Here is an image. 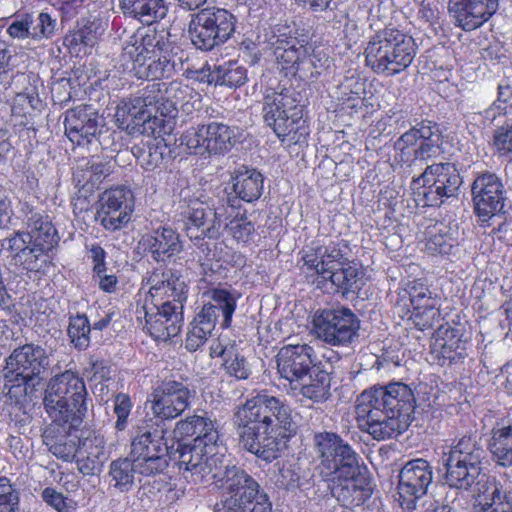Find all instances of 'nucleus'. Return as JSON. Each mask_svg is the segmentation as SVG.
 Returning <instances> with one entry per match:
<instances>
[{"label": "nucleus", "mask_w": 512, "mask_h": 512, "mask_svg": "<svg viewBox=\"0 0 512 512\" xmlns=\"http://www.w3.org/2000/svg\"><path fill=\"white\" fill-rule=\"evenodd\" d=\"M19 495L10 481L0 477V512H18Z\"/></svg>", "instance_id": "nucleus-59"}, {"label": "nucleus", "mask_w": 512, "mask_h": 512, "mask_svg": "<svg viewBox=\"0 0 512 512\" xmlns=\"http://www.w3.org/2000/svg\"><path fill=\"white\" fill-rule=\"evenodd\" d=\"M486 457L487 451L477 431L457 435L449 445L448 451L443 452L446 484L450 488L464 491L477 484L480 507L511 498L496 478L479 479ZM484 477L485 475L482 478Z\"/></svg>", "instance_id": "nucleus-5"}, {"label": "nucleus", "mask_w": 512, "mask_h": 512, "mask_svg": "<svg viewBox=\"0 0 512 512\" xmlns=\"http://www.w3.org/2000/svg\"><path fill=\"white\" fill-rule=\"evenodd\" d=\"M136 472L137 467L131 457L118 458L110 463L109 476L113 487L120 492H129L132 489Z\"/></svg>", "instance_id": "nucleus-44"}, {"label": "nucleus", "mask_w": 512, "mask_h": 512, "mask_svg": "<svg viewBox=\"0 0 512 512\" xmlns=\"http://www.w3.org/2000/svg\"><path fill=\"white\" fill-rule=\"evenodd\" d=\"M232 421L242 447L266 462L277 459L297 431L291 406L268 394L247 399L236 409Z\"/></svg>", "instance_id": "nucleus-2"}, {"label": "nucleus", "mask_w": 512, "mask_h": 512, "mask_svg": "<svg viewBox=\"0 0 512 512\" xmlns=\"http://www.w3.org/2000/svg\"><path fill=\"white\" fill-rule=\"evenodd\" d=\"M313 445L320 465L327 474H335L330 490L338 503L351 510L364 504L373 486L352 447L338 434L326 431L314 434Z\"/></svg>", "instance_id": "nucleus-3"}, {"label": "nucleus", "mask_w": 512, "mask_h": 512, "mask_svg": "<svg viewBox=\"0 0 512 512\" xmlns=\"http://www.w3.org/2000/svg\"><path fill=\"white\" fill-rule=\"evenodd\" d=\"M142 100L135 98L122 100L116 107L115 119L119 128L126 130L129 134H155L160 127L162 119L152 115L150 109L141 107Z\"/></svg>", "instance_id": "nucleus-31"}, {"label": "nucleus", "mask_w": 512, "mask_h": 512, "mask_svg": "<svg viewBox=\"0 0 512 512\" xmlns=\"http://www.w3.org/2000/svg\"><path fill=\"white\" fill-rule=\"evenodd\" d=\"M68 336L78 350H85L90 345L91 324L85 314L70 316Z\"/></svg>", "instance_id": "nucleus-49"}, {"label": "nucleus", "mask_w": 512, "mask_h": 512, "mask_svg": "<svg viewBox=\"0 0 512 512\" xmlns=\"http://www.w3.org/2000/svg\"><path fill=\"white\" fill-rule=\"evenodd\" d=\"M111 367L104 360L90 359L89 366L84 368V376L92 383L94 394L103 396L108 392V385L111 380Z\"/></svg>", "instance_id": "nucleus-46"}, {"label": "nucleus", "mask_w": 512, "mask_h": 512, "mask_svg": "<svg viewBox=\"0 0 512 512\" xmlns=\"http://www.w3.org/2000/svg\"><path fill=\"white\" fill-rule=\"evenodd\" d=\"M211 302L206 305H211L215 308L216 315L219 316L221 313L223 320L221 322L222 328H228L231 326L232 316L236 309V298L226 289L213 288L209 291Z\"/></svg>", "instance_id": "nucleus-45"}, {"label": "nucleus", "mask_w": 512, "mask_h": 512, "mask_svg": "<svg viewBox=\"0 0 512 512\" xmlns=\"http://www.w3.org/2000/svg\"><path fill=\"white\" fill-rule=\"evenodd\" d=\"M32 16L29 12L16 13L10 17L6 28L7 35L16 41L32 40Z\"/></svg>", "instance_id": "nucleus-53"}, {"label": "nucleus", "mask_w": 512, "mask_h": 512, "mask_svg": "<svg viewBox=\"0 0 512 512\" xmlns=\"http://www.w3.org/2000/svg\"><path fill=\"white\" fill-rule=\"evenodd\" d=\"M499 0H449L448 13L455 26L473 31L486 23L498 10Z\"/></svg>", "instance_id": "nucleus-29"}, {"label": "nucleus", "mask_w": 512, "mask_h": 512, "mask_svg": "<svg viewBox=\"0 0 512 512\" xmlns=\"http://www.w3.org/2000/svg\"><path fill=\"white\" fill-rule=\"evenodd\" d=\"M296 61L293 67L288 68L284 73L286 76L298 77L302 81H314L330 67V58L323 51L310 46Z\"/></svg>", "instance_id": "nucleus-35"}, {"label": "nucleus", "mask_w": 512, "mask_h": 512, "mask_svg": "<svg viewBox=\"0 0 512 512\" xmlns=\"http://www.w3.org/2000/svg\"><path fill=\"white\" fill-rule=\"evenodd\" d=\"M26 230L14 231L2 247L13 263L26 272H39L49 262L48 253L58 244L59 236L48 215L27 203L22 208Z\"/></svg>", "instance_id": "nucleus-7"}, {"label": "nucleus", "mask_w": 512, "mask_h": 512, "mask_svg": "<svg viewBox=\"0 0 512 512\" xmlns=\"http://www.w3.org/2000/svg\"><path fill=\"white\" fill-rule=\"evenodd\" d=\"M313 332L331 346L343 347L358 337L360 320L348 307L318 309L312 317Z\"/></svg>", "instance_id": "nucleus-16"}, {"label": "nucleus", "mask_w": 512, "mask_h": 512, "mask_svg": "<svg viewBox=\"0 0 512 512\" xmlns=\"http://www.w3.org/2000/svg\"><path fill=\"white\" fill-rule=\"evenodd\" d=\"M165 83L153 82L144 88L141 92L140 96L134 97L136 100H145L143 101V105H141L144 109H150L151 112H157L158 107L157 104L164 100V92L163 88Z\"/></svg>", "instance_id": "nucleus-61"}, {"label": "nucleus", "mask_w": 512, "mask_h": 512, "mask_svg": "<svg viewBox=\"0 0 512 512\" xmlns=\"http://www.w3.org/2000/svg\"><path fill=\"white\" fill-rule=\"evenodd\" d=\"M179 208L186 234L195 244L206 237L218 238L222 222L232 216L228 214L225 204L212 209L198 198L184 199Z\"/></svg>", "instance_id": "nucleus-17"}, {"label": "nucleus", "mask_w": 512, "mask_h": 512, "mask_svg": "<svg viewBox=\"0 0 512 512\" xmlns=\"http://www.w3.org/2000/svg\"><path fill=\"white\" fill-rule=\"evenodd\" d=\"M320 247L323 254V262H325L323 265L324 269L329 271V273L335 269L333 263L343 264L344 249L348 247L344 240L339 242L331 241L327 245H320Z\"/></svg>", "instance_id": "nucleus-60"}, {"label": "nucleus", "mask_w": 512, "mask_h": 512, "mask_svg": "<svg viewBox=\"0 0 512 512\" xmlns=\"http://www.w3.org/2000/svg\"><path fill=\"white\" fill-rule=\"evenodd\" d=\"M78 456L74 459L78 471L84 476H94L102 472L108 460L104 435L95 429L80 430Z\"/></svg>", "instance_id": "nucleus-28"}, {"label": "nucleus", "mask_w": 512, "mask_h": 512, "mask_svg": "<svg viewBox=\"0 0 512 512\" xmlns=\"http://www.w3.org/2000/svg\"><path fill=\"white\" fill-rule=\"evenodd\" d=\"M493 145L499 156L512 159V117L494 131Z\"/></svg>", "instance_id": "nucleus-55"}, {"label": "nucleus", "mask_w": 512, "mask_h": 512, "mask_svg": "<svg viewBox=\"0 0 512 512\" xmlns=\"http://www.w3.org/2000/svg\"><path fill=\"white\" fill-rule=\"evenodd\" d=\"M276 362L280 377L289 381L291 386L305 381L317 366L315 351L308 344L283 346L277 353Z\"/></svg>", "instance_id": "nucleus-25"}, {"label": "nucleus", "mask_w": 512, "mask_h": 512, "mask_svg": "<svg viewBox=\"0 0 512 512\" xmlns=\"http://www.w3.org/2000/svg\"><path fill=\"white\" fill-rule=\"evenodd\" d=\"M149 293L157 303L170 300L184 307L188 298V285L177 269H155L148 278Z\"/></svg>", "instance_id": "nucleus-32"}, {"label": "nucleus", "mask_w": 512, "mask_h": 512, "mask_svg": "<svg viewBox=\"0 0 512 512\" xmlns=\"http://www.w3.org/2000/svg\"><path fill=\"white\" fill-rule=\"evenodd\" d=\"M459 246V232L456 227L441 226L426 242V250L431 255H451Z\"/></svg>", "instance_id": "nucleus-43"}, {"label": "nucleus", "mask_w": 512, "mask_h": 512, "mask_svg": "<svg viewBox=\"0 0 512 512\" xmlns=\"http://www.w3.org/2000/svg\"><path fill=\"white\" fill-rule=\"evenodd\" d=\"M124 15L152 24L164 19L168 13L165 0H119Z\"/></svg>", "instance_id": "nucleus-36"}, {"label": "nucleus", "mask_w": 512, "mask_h": 512, "mask_svg": "<svg viewBox=\"0 0 512 512\" xmlns=\"http://www.w3.org/2000/svg\"><path fill=\"white\" fill-rule=\"evenodd\" d=\"M473 209L482 223L504 211L506 190L502 178L495 172H476L471 183Z\"/></svg>", "instance_id": "nucleus-19"}, {"label": "nucleus", "mask_w": 512, "mask_h": 512, "mask_svg": "<svg viewBox=\"0 0 512 512\" xmlns=\"http://www.w3.org/2000/svg\"><path fill=\"white\" fill-rule=\"evenodd\" d=\"M471 339L466 325L461 322H446L434 332L433 354L440 366L460 367L468 357Z\"/></svg>", "instance_id": "nucleus-21"}, {"label": "nucleus", "mask_w": 512, "mask_h": 512, "mask_svg": "<svg viewBox=\"0 0 512 512\" xmlns=\"http://www.w3.org/2000/svg\"><path fill=\"white\" fill-rule=\"evenodd\" d=\"M200 439L178 441V466L183 477L194 484H208L211 480L221 483L223 472L217 466V444L207 446Z\"/></svg>", "instance_id": "nucleus-15"}, {"label": "nucleus", "mask_w": 512, "mask_h": 512, "mask_svg": "<svg viewBox=\"0 0 512 512\" xmlns=\"http://www.w3.org/2000/svg\"><path fill=\"white\" fill-rule=\"evenodd\" d=\"M331 378L328 372L316 366L313 372L309 373L305 381L296 383L292 389L299 390V394L304 398L319 403L324 402L330 397Z\"/></svg>", "instance_id": "nucleus-39"}, {"label": "nucleus", "mask_w": 512, "mask_h": 512, "mask_svg": "<svg viewBox=\"0 0 512 512\" xmlns=\"http://www.w3.org/2000/svg\"><path fill=\"white\" fill-rule=\"evenodd\" d=\"M275 484L288 491L300 490L311 498L310 490L314 487L313 474L297 464H284L275 476Z\"/></svg>", "instance_id": "nucleus-37"}, {"label": "nucleus", "mask_w": 512, "mask_h": 512, "mask_svg": "<svg viewBox=\"0 0 512 512\" xmlns=\"http://www.w3.org/2000/svg\"><path fill=\"white\" fill-rule=\"evenodd\" d=\"M65 134L78 146H86L97 140L102 121L93 105L81 104L68 109L64 114Z\"/></svg>", "instance_id": "nucleus-26"}, {"label": "nucleus", "mask_w": 512, "mask_h": 512, "mask_svg": "<svg viewBox=\"0 0 512 512\" xmlns=\"http://www.w3.org/2000/svg\"><path fill=\"white\" fill-rule=\"evenodd\" d=\"M52 364V353L34 342L16 347L1 370V394L5 402L25 408L40 395Z\"/></svg>", "instance_id": "nucleus-6"}, {"label": "nucleus", "mask_w": 512, "mask_h": 512, "mask_svg": "<svg viewBox=\"0 0 512 512\" xmlns=\"http://www.w3.org/2000/svg\"><path fill=\"white\" fill-rule=\"evenodd\" d=\"M410 301L415 310L425 311L432 309L436 305L435 299L432 297L431 291L423 284H415L411 287Z\"/></svg>", "instance_id": "nucleus-62"}, {"label": "nucleus", "mask_w": 512, "mask_h": 512, "mask_svg": "<svg viewBox=\"0 0 512 512\" xmlns=\"http://www.w3.org/2000/svg\"><path fill=\"white\" fill-rule=\"evenodd\" d=\"M235 23V16L224 8H203L190 21L191 42L198 50L211 51L232 37Z\"/></svg>", "instance_id": "nucleus-14"}, {"label": "nucleus", "mask_w": 512, "mask_h": 512, "mask_svg": "<svg viewBox=\"0 0 512 512\" xmlns=\"http://www.w3.org/2000/svg\"><path fill=\"white\" fill-rule=\"evenodd\" d=\"M164 99L170 103L174 111L178 110V106H182L188 102L194 92L188 85L179 81H172L164 86Z\"/></svg>", "instance_id": "nucleus-56"}, {"label": "nucleus", "mask_w": 512, "mask_h": 512, "mask_svg": "<svg viewBox=\"0 0 512 512\" xmlns=\"http://www.w3.org/2000/svg\"><path fill=\"white\" fill-rule=\"evenodd\" d=\"M268 44L280 69L285 72L293 67L300 56L312 46L306 35L298 29L277 25L274 27Z\"/></svg>", "instance_id": "nucleus-27"}, {"label": "nucleus", "mask_w": 512, "mask_h": 512, "mask_svg": "<svg viewBox=\"0 0 512 512\" xmlns=\"http://www.w3.org/2000/svg\"><path fill=\"white\" fill-rule=\"evenodd\" d=\"M301 260L306 270L316 275L317 287L322 288L323 279L329 271L324 269L323 265L325 262H323L320 244L313 242L310 246L303 249L301 251Z\"/></svg>", "instance_id": "nucleus-50"}, {"label": "nucleus", "mask_w": 512, "mask_h": 512, "mask_svg": "<svg viewBox=\"0 0 512 512\" xmlns=\"http://www.w3.org/2000/svg\"><path fill=\"white\" fill-rule=\"evenodd\" d=\"M143 309L145 328L155 340L168 341L179 334L184 323L182 305L166 300Z\"/></svg>", "instance_id": "nucleus-24"}, {"label": "nucleus", "mask_w": 512, "mask_h": 512, "mask_svg": "<svg viewBox=\"0 0 512 512\" xmlns=\"http://www.w3.org/2000/svg\"><path fill=\"white\" fill-rule=\"evenodd\" d=\"M228 234L237 242L247 243L251 235L255 232V225L248 220L245 214L239 215V212L225 224Z\"/></svg>", "instance_id": "nucleus-54"}, {"label": "nucleus", "mask_w": 512, "mask_h": 512, "mask_svg": "<svg viewBox=\"0 0 512 512\" xmlns=\"http://www.w3.org/2000/svg\"><path fill=\"white\" fill-rule=\"evenodd\" d=\"M169 149L163 139L155 137L147 141L139 156L141 165L146 170H154L159 167Z\"/></svg>", "instance_id": "nucleus-51"}, {"label": "nucleus", "mask_w": 512, "mask_h": 512, "mask_svg": "<svg viewBox=\"0 0 512 512\" xmlns=\"http://www.w3.org/2000/svg\"><path fill=\"white\" fill-rule=\"evenodd\" d=\"M298 96V93L286 90L264 97L263 120L282 142L299 144L309 135L307 121L304 118V105L300 103Z\"/></svg>", "instance_id": "nucleus-9"}, {"label": "nucleus", "mask_w": 512, "mask_h": 512, "mask_svg": "<svg viewBox=\"0 0 512 512\" xmlns=\"http://www.w3.org/2000/svg\"><path fill=\"white\" fill-rule=\"evenodd\" d=\"M488 448L497 465L512 467V421L492 429Z\"/></svg>", "instance_id": "nucleus-40"}, {"label": "nucleus", "mask_w": 512, "mask_h": 512, "mask_svg": "<svg viewBox=\"0 0 512 512\" xmlns=\"http://www.w3.org/2000/svg\"><path fill=\"white\" fill-rule=\"evenodd\" d=\"M163 33L143 37L139 46H132L127 52L132 55L137 52L134 59V69L139 78L159 80L172 78L182 69L181 58L168 54L169 43Z\"/></svg>", "instance_id": "nucleus-13"}, {"label": "nucleus", "mask_w": 512, "mask_h": 512, "mask_svg": "<svg viewBox=\"0 0 512 512\" xmlns=\"http://www.w3.org/2000/svg\"><path fill=\"white\" fill-rule=\"evenodd\" d=\"M104 26L100 19L83 20L81 26L74 34V38L85 46L92 47L97 39L104 33Z\"/></svg>", "instance_id": "nucleus-57"}, {"label": "nucleus", "mask_w": 512, "mask_h": 512, "mask_svg": "<svg viewBox=\"0 0 512 512\" xmlns=\"http://www.w3.org/2000/svg\"><path fill=\"white\" fill-rule=\"evenodd\" d=\"M218 316L216 315L215 308H212L211 305L204 304L201 310L196 314L193 324L203 327L206 330V333H212L215 328V324Z\"/></svg>", "instance_id": "nucleus-63"}, {"label": "nucleus", "mask_w": 512, "mask_h": 512, "mask_svg": "<svg viewBox=\"0 0 512 512\" xmlns=\"http://www.w3.org/2000/svg\"><path fill=\"white\" fill-rule=\"evenodd\" d=\"M462 183L456 165L441 162L428 165L422 174L413 177L410 188L417 206L439 207L458 196Z\"/></svg>", "instance_id": "nucleus-10"}, {"label": "nucleus", "mask_w": 512, "mask_h": 512, "mask_svg": "<svg viewBox=\"0 0 512 512\" xmlns=\"http://www.w3.org/2000/svg\"><path fill=\"white\" fill-rule=\"evenodd\" d=\"M220 486L228 494L223 512H272L268 494L243 469L225 466Z\"/></svg>", "instance_id": "nucleus-11"}, {"label": "nucleus", "mask_w": 512, "mask_h": 512, "mask_svg": "<svg viewBox=\"0 0 512 512\" xmlns=\"http://www.w3.org/2000/svg\"><path fill=\"white\" fill-rule=\"evenodd\" d=\"M174 437L178 440H183L186 437H194L193 439H200L202 443L217 444L219 441V432L207 412L201 415L193 414L184 419L176 422L174 430Z\"/></svg>", "instance_id": "nucleus-34"}, {"label": "nucleus", "mask_w": 512, "mask_h": 512, "mask_svg": "<svg viewBox=\"0 0 512 512\" xmlns=\"http://www.w3.org/2000/svg\"><path fill=\"white\" fill-rule=\"evenodd\" d=\"M88 392L83 378L71 370L56 374L47 383L43 404L51 418L43 432V443L58 459L72 462L79 449L80 434L88 406Z\"/></svg>", "instance_id": "nucleus-1"}, {"label": "nucleus", "mask_w": 512, "mask_h": 512, "mask_svg": "<svg viewBox=\"0 0 512 512\" xmlns=\"http://www.w3.org/2000/svg\"><path fill=\"white\" fill-rule=\"evenodd\" d=\"M182 143L195 155H224L236 143V128L212 121L187 130L182 136Z\"/></svg>", "instance_id": "nucleus-18"}, {"label": "nucleus", "mask_w": 512, "mask_h": 512, "mask_svg": "<svg viewBox=\"0 0 512 512\" xmlns=\"http://www.w3.org/2000/svg\"><path fill=\"white\" fill-rule=\"evenodd\" d=\"M498 96L493 104L483 113L474 114L473 119L479 118L481 123H492L497 117L503 115L507 118L512 117V87L503 80L498 84Z\"/></svg>", "instance_id": "nucleus-41"}, {"label": "nucleus", "mask_w": 512, "mask_h": 512, "mask_svg": "<svg viewBox=\"0 0 512 512\" xmlns=\"http://www.w3.org/2000/svg\"><path fill=\"white\" fill-rule=\"evenodd\" d=\"M215 75V86L239 87L248 80L247 69L233 61L216 65Z\"/></svg>", "instance_id": "nucleus-47"}, {"label": "nucleus", "mask_w": 512, "mask_h": 512, "mask_svg": "<svg viewBox=\"0 0 512 512\" xmlns=\"http://www.w3.org/2000/svg\"><path fill=\"white\" fill-rule=\"evenodd\" d=\"M195 391L181 377L165 378L151 393V410L155 418L171 421L181 416L191 405Z\"/></svg>", "instance_id": "nucleus-20"}, {"label": "nucleus", "mask_w": 512, "mask_h": 512, "mask_svg": "<svg viewBox=\"0 0 512 512\" xmlns=\"http://www.w3.org/2000/svg\"><path fill=\"white\" fill-rule=\"evenodd\" d=\"M139 245L157 263L170 262L183 250L179 233L170 226H159L142 235Z\"/></svg>", "instance_id": "nucleus-30"}, {"label": "nucleus", "mask_w": 512, "mask_h": 512, "mask_svg": "<svg viewBox=\"0 0 512 512\" xmlns=\"http://www.w3.org/2000/svg\"><path fill=\"white\" fill-rule=\"evenodd\" d=\"M222 368L229 377L236 380H247L252 374V366L237 347L222 362Z\"/></svg>", "instance_id": "nucleus-52"}, {"label": "nucleus", "mask_w": 512, "mask_h": 512, "mask_svg": "<svg viewBox=\"0 0 512 512\" xmlns=\"http://www.w3.org/2000/svg\"><path fill=\"white\" fill-rule=\"evenodd\" d=\"M211 333H206L203 327H199L191 322L190 329L187 333L185 340V347L188 351L194 352L205 344L208 336Z\"/></svg>", "instance_id": "nucleus-64"}, {"label": "nucleus", "mask_w": 512, "mask_h": 512, "mask_svg": "<svg viewBox=\"0 0 512 512\" xmlns=\"http://www.w3.org/2000/svg\"><path fill=\"white\" fill-rule=\"evenodd\" d=\"M135 207V196L127 185L106 189L98 200L96 220L108 231H116L127 225Z\"/></svg>", "instance_id": "nucleus-22"}, {"label": "nucleus", "mask_w": 512, "mask_h": 512, "mask_svg": "<svg viewBox=\"0 0 512 512\" xmlns=\"http://www.w3.org/2000/svg\"><path fill=\"white\" fill-rule=\"evenodd\" d=\"M232 181L236 197L228 195L221 200L222 204H225L226 208H230L232 212L238 206L237 198L252 203L261 197L264 188V177L257 170L241 166L235 170Z\"/></svg>", "instance_id": "nucleus-33"}, {"label": "nucleus", "mask_w": 512, "mask_h": 512, "mask_svg": "<svg viewBox=\"0 0 512 512\" xmlns=\"http://www.w3.org/2000/svg\"><path fill=\"white\" fill-rule=\"evenodd\" d=\"M398 478L400 505L413 510L417 500L427 494L428 488L432 484L433 468L425 459H413L404 464Z\"/></svg>", "instance_id": "nucleus-23"}, {"label": "nucleus", "mask_w": 512, "mask_h": 512, "mask_svg": "<svg viewBox=\"0 0 512 512\" xmlns=\"http://www.w3.org/2000/svg\"><path fill=\"white\" fill-rule=\"evenodd\" d=\"M414 38L395 28L385 27L368 38L365 65L375 74L392 77L405 71L417 55Z\"/></svg>", "instance_id": "nucleus-8"}, {"label": "nucleus", "mask_w": 512, "mask_h": 512, "mask_svg": "<svg viewBox=\"0 0 512 512\" xmlns=\"http://www.w3.org/2000/svg\"><path fill=\"white\" fill-rule=\"evenodd\" d=\"M113 403V412L117 417L114 427L117 431H124L128 427L133 407L131 398L128 394L120 392L114 395Z\"/></svg>", "instance_id": "nucleus-58"}, {"label": "nucleus", "mask_w": 512, "mask_h": 512, "mask_svg": "<svg viewBox=\"0 0 512 512\" xmlns=\"http://www.w3.org/2000/svg\"><path fill=\"white\" fill-rule=\"evenodd\" d=\"M330 282L334 287V291L341 293L343 296L349 294H358L363 286V271L356 266L348 265L334 269L327 273L322 282V287Z\"/></svg>", "instance_id": "nucleus-38"}, {"label": "nucleus", "mask_w": 512, "mask_h": 512, "mask_svg": "<svg viewBox=\"0 0 512 512\" xmlns=\"http://www.w3.org/2000/svg\"><path fill=\"white\" fill-rule=\"evenodd\" d=\"M415 408L412 389L402 382H390L363 391L358 397L356 413L374 439L386 440L408 429Z\"/></svg>", "instance_id": "nucleus-4"}, {"label": "nucleus", "mask_w": 512, "mask_h": 512, "mask_svg": "<svg viewBox=\"0 0 512 512\" xmlns=\"http://www.w3.org/2000/svg\"><path fill=\"white\" fill-rule=\"evenodd\" d=\"M29 13L32 16L31 30L33 41L49 40L57 34L59 29L57 10L45 8Z\"/></svg>", "instance_id": "nucleus-42"}, {"label": "nucleus", "mask_w": 512, "mask_h": 512, "mask_svg": "<svg viewBox=\"0 0 512 512\" xmlns=\"http://www.w3.org/2000/svg\"><path fill=\"white\" fill-rule=\"evenodd\" d=\"M113 168L111 161L92 159L87 163L86 169L82 171L81 175L78 171L74 173V179L78 184L84 181L83 186L90 184L91 187H94L106 179L113 172Z\"/></svg>", "instance_id": "nucleus-48"}, {"label": "nucleus", "mask_w": 512, "mask_h": 512, "mask_svg": "<svg viewBox=\"0 0 512 512\" xmlns=\"http://www.w3.org/2000/svg\"><path fill=\"white\" fill-rule=\"evenodd\" d=\"M166 431L144 420L134 428L131 438L130 457L134 460L137 473L142 476H156L169 465Z\"/></svg>", "instance_id": "nucleus-12"}]
</instances>
